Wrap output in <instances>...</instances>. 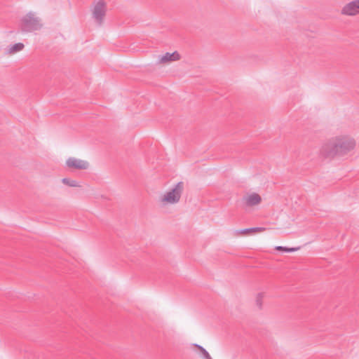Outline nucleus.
Listing matches in <instances>:
<instances>
[{"mask_svg":"<svg viewBox=\"0 0 359 359\" xmlns=\"http://www.w3.org/2000/svg\"><path fill=\"white\" fill-rule=\"evenodd\" d=\"M355 146V142L353 138L338 137L323 146L322 152L326 156L344 155L353 149Z\"/></svg>","mask_w":359,"mask_h":359,"instance_id":"obj_1","label":"nucleus"},{"mask_svg":"<svg viewBox=\"0 0 359 359\" xmlns=\"http://www.w3.org/2000/svg\"><path fill=\"white\" fill-rule=\"evenodd\" d=\"M41 27V20L32 12L28 13L20 20V27L21 31L24 32L39 30Z\"/></svg>","mask_w":359,"mask_h":359,"instance_id":"obj_2","label":"nucleus"},{"mask_svg":"<svg viewBox=\"0 0 359 359\" xmlns=\"http://www.w3.org/2000/svg\"><path fill=\"white\" fill-rule=\"evenodd\" d=\"M107 13V6L104 0H97L91 9V17L96 27H100Z\"/></svg>","mask_w":359,"mask_h":359,"instance_id":"obj_3","label":"nucleus"},{"mask_svg":"<svg viewBox=\"0 0 359 359\" xmlns=\"http://www.w3.org/2000/svg\"><path fill=\"white\" fill-rule=\"evenodd\" d=\"M183 182L177 183L173 188L166 192L161 201L165 203L175 204L180 201L181 194L183 190Z\"/></svg>","mask_w":359,"mask_h":359,"instance_id":"obj_4","label":"nucleus"},{"mask_svg":"<svg viewBox=\"0 0 359 359\" xmlns=\"http://www.w3.org/2000/svg\"><path fill=\"white\" fill-rule=\"evenodd\" d=\"M65 164L66 167L69 170H86L89 165L88 161L75 157H69L67 158Z\"/></svg>","mask_w":359,"mask_h":359,"instance_id":"obj_5","label":"nucleus"},{"mask_svg":"<svg viewBox=\"0 0 359 359\" xmlns=\"http://www.w3.org/2000/svg\"><path fill=\"white\" fill-rule=\"evenodd\" d=\"M342 15L353 16L359 13V0H353L344 6L341 11Z\"/></svg>","mask_w":359,"mask_h":359,"instance_id":"obj_6","label":"nucleus"},{"mask_svg":"<svg viewBox=\"0 0 359 359\" xmlns=\"http://www.w3.org/2000/svg\"><path fill=\"white\" fill-rule=\"evenodd\" d=\"M262 201L261 196L257 193H252L243 198L245 206L252 207L258 205Z\"/></svg>","mask_w":359,"mask_h":359,"instance_id":"obj_7","label":"nucleus"},{"mask_svg":"<svg viewBox=\"0 0 359 359\" xmlns=\"http://www.w3.org/2000/svg\"><path fill=\"white\" fill-rule=\"evenodd\" d=\"M180 54L175 51L172 53H166L160 59V61L161 62H170V61H176L180 59Z\"/></svg>","mask_w":359,"mask_h":359,"instance_id":"obj_8","label":"nucleus"},{"mask_svg":"<svg viewBox=\"0 0 359 359\" xmlns=\"http://www.w3.org/2000/svg\"><path fill=\"white\" fill-rule=\"evenodd\" d=\"M24 48V44L22 43H18L14 45H12L9 47L7 50V53L13 54L17 52L22 50Z\"/></svg>","mask_w":359,"mask_h":359,"instance_id":"obj_9","label":"nucleus"},{"mask_svg":"<svg viewBox=\"0 0 359 359\" xmlns=\"http://www.w3.org/2000/svg\"><path fill=\"white\" fill-rule=\"evenodd\" d=\"M265 230L264 227H250L247 229H243L239 230V233L241 234H246L248 233L262 232Z\"/></svg>","mask_w":359,"mask_h":359,"instance_id":"obj_10","label":"nucleus"},{"mask_svg":"<svg viewBox=\"0 0 359 359\" xmlns=\"http://www.w3.org/2000/svg\"><path fill=\"white\" fill-rule=\"evenodd\" d=\"M62 182L64 184L72 187H80L78 182L69 178H63Z\"/></svg>","mask_w":359,"mask_h":359,"instance_id":"obj_11","label":"nucleus"},{"mask_svg":"<svg viewBox=\"0 0 359 359\" xmlns=\"http://www.w3.org/2000/svg\"><path fill=\"white\" fill-rule=\"evenodd\" d=\"M194 346H196L201 351V356L203 359H212L209 353L206 351L205 348H204L203 346L196 344H194Z\"/></svg>","mask_w":359,"mask_h":359,"instance_id":"obj_12","label":"nucleus"},{"mask_svg":"<svg viewBox=\"0 0 359 359\" xmlns=\"http://www.w3.org/2000/svg\"><path fill=\"white\" fill-rule=\"evenodd\" d=\"M276 249L277 250H281L287 252H292L297 251L299 249V248H287L283 246H277Z\"/></svg>","mask_w":359,"mask_h":359,"instance_id":"obj_13","label":"nucleus"},{"mask_svg":"<svg viewBox=\"0 0 359 359\" xmlns=\"http://www.w3.org/2000/svg\"><path fill=\"white\" fill-rule=\"evenodd\" d=\"M262 294L259 293L257 297V299H256V303L257 304V306H259V308H261L262 307Z\"/></svg>","mask_w":359,"mask_h":359,"instance_id":"obj_14","label":"nucleus"}]
</instances>
